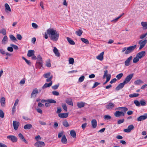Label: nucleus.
Listing matches in <instances>:
<instances>
[{"label":"nucleus","instance_id":"nucleus-19","mask_svg":"<svg viewBox=\"0 0 147 147\" xmlns=\"http://www.w3.org/2000/svg\"><path fill=\"white\" fill-rule=\"evenodd\" d=\"M68 114L67 113H60L58 114V116L59 117L61 118H66L68 116Z\"/></svg>","mask_w":147,"mask_h":147},{"label":"nucleus","instance_id":"nucleus-57","mask_svg":"<svg viewBox=\"0 0 147 147\" xmlns=\"http://www.w3.org/2000/svg\"><path fill=\"white\" fill-rule=\"evenodd\" d=\"M124 119H121L118 120L117 121V124H120L123 123L124 121Z\"/></svg>","mask_w":147,"mask_h":147},{"label":"nucleus","instance_id":"nucleus-40","mask_svg":"<svg viewBox=\"0 0 147 147\" xmlns=\"http://www.w3.org/2000/svg\"><path fill=\"white\" fill-rule=\"evenodd\" d=\"M74 62V59L73 58H69V63L70 64L73 65Z\"/></svg>","mask_w":147,"mask_h":147},{"label":"nucleus","instance_id":"nucleus-63","mask_svg":"<svg viewBox=\"0 0 147 147\" xmlns=\"http://www.w3.org/2000/svg\"><path fill=\"white\" fill-rule=\"evenodd\" d=\"M59 86V84H58V85H55L54 86H52V88L53 89L55 90L58 88Z\"/></svg>","mask_w":147,"mask_h":147},{"label":"nucleus","instance_id":"nucleus-29","mask_svg":"<svg viewBox=\"0 0 147 147\" xmlns=\"http://www.w3.org/2000/svg\"><path fill=\"white\" fill-rule=\"evenodd\" d=\"M52 84V82L51 81L49 84L45 83L42 87V88L43 89L46 88L47 87L51 86Z\"/></svg>","mask_w":147,"mask_h":147},{"label":"nucleus","instance_id":"nucleus-39","mask_svg":"<svg viewBox=\"0 0 147 147\" xmlns=\"http://www.w3.org/2000/svg\"><path fill=\"white\" fill-rule=\"evenodd\" d=\"M139 94L137 93H134L131 94L129 95V96L130 98H133L134 97H137L139 96Z\"/></svg>","mask_w":147,"mask_h":147},{"label":"nucleus","instance_id":"nucleus-38","mask_svg":"<svg viewBox=\"0 0 147 147\" xmlns=\"http://www.w3.org/2000/svg\"><path fill=\"white\" fill-rule=\"evenodd\" d=\"M63 125L65 127L69 126V125L68 122L66 120H65L62 122Z\"/></svg>","mask_w":147,"mask_h":147},{"label":"nucleus","instance_id":"nucleus-27","mask_svg":"<svg viewBox=\"0 0 147 147\" xmlns=\"http://www.w3.org/2000/svg\"><path fill=\"white\" fill-rule=\"evenodd\" d=\"M143 83V81L141 80L140 79L137 80L134 82V84L135 85H140Z\"/></svg>","mask_w":147,"mask_h":147},{"label":"nucleus","instance_id":"nucleus-49","mask_svg":"<svg viewBox=\"0 0 147 147\" xmlns=\"http://www.w3.org/2000/svg\"><path fill=\"white\" fill-rule=\"evenodd\" d=\"M47 102L50 103H55L56 102L55 100L52 99H49L47 100Z\"/></svg>","mask_w":147,"mask_h":147},{"label":"nucleus","instance_id":"nucleus-30","mask_svg":"<svg viewBox=\"0 0 147 147\" xmlns=\"http://www.w3.org/2000/svg\"><path fill=\"white\" fill-rule=\"evenodd\" d=\"M32 127V125L31 124H26L24 125V128L25 129H30Z\"/></svg>","mask_w":147,"mask_h":147},{"label":"nucleus","instance_id":"nucleus-11","mask_svg":"<svg viewBox=\"0 0 147 147\" xmlns=\"http://www.w3.org/2000/svg\"><path fill=\"white\" fill-rule=\"evenodd\" d=\"M108 71L107 70L104 71V73L103 77V78H105L106 77L107 79L110 80L111 77V75L110 74H108Z\"/></svg>","mask_w":147,"mask_h":147},{"label":"nucleus","instance_id":"nucleus-44","mask_svg":"<svg viewBox=\"0 0 147 147\" xmlns=\"http://www.w3.org/2000/svg\"><path fill=\"white\" fill-rule=\"evenodd\" d=\"M139 58L137 56H136V57L133 59V62L135 63H136L139 61Z\"/></svg>","mask_w":147,"mask_h":147},{"label":"nucleus","instance_id":"nucleus-12","mask_svg":"<svg viewBox=\"0 0 147 147\" xmlns=\"http://www.w3.org/2000/svg\"><path fill=\"white\" fill-rule=\"evenodd\" d=\"M133 57L131 56L128 58L125 62V64L126 66H128L130 64V62L132 60Z\"/></svg>","mask_w":147,"mask_h":147},{"label":"nucleus","instance_id":"nucleus-41","mask_svg":"<svg viewBox=\"0 0 147 147\" xmlns=\"http://www.w3.org/2000/svg\"><path fill=\"white\" fill-rule=\"evenodd\" d=\"M81 40L82 42L86 44H88L89 43V41L87 39L82 38H81Z\"/></svg>","mask_w":147,"mask_h":147},{"label":"nucleus","instance_id":"nucleus-4","mask_svg":"<svg viewBox=\"0 0 147 147\" xmlns=\"http://www.w3.org/2000/svg\"><path fill=\"white\" fill-rule=\"evenodd\" d=\"M52 36L50 37L51 40L54 41H56L59 39V33L56 31Z\"/></svg>","mask_w":147,"mask_h":147},{"label":"nucleus","instance_id":"nucleus-20","mask_svg":"<svg viewBox=\"0 0 147 147\" xmlns=\"http://www.w3.org/2000/svg\"><path fill=\"white\" fill-rule=\"evenodd\" d=\"M92 127L93 128H95L97 126V121L95 119H92L91 122Z\"/></svg>","mask_w":147,"mask_h":147},{"label":"nucleus","instance_id":"nucleus-18","mask_svg":"<svg viewBox=\"0 0 147 147\" xmlns=\"http://www.w3.org/2000/svg\"><path fill=\"white\" fill-rule=\"evenodd\" d=\"M104 52H102L98 55L96 57V59L100 61H102L104 59Z\"/></svg>","mask_w":147,"mask_h":147},{"label":"nucleus","instance_id":"nucleus-37","mask_svg":"<svg viewBox=\"0 0 147 147\" xmlns=\"http://www.w3.org/2000/svg\"><path fill=\"white\" fill-rule=\"evenodd\" d=\"M83 33V31L82 30H79L78 31L76 32V34L79 36H80Z\"/></svg>","mask_w":147,"mask_h":147},{"label":"nucleus","instance_id":"nucleus-62","mask_svg":"<svg viewBox=\"0 0 147 147\" xmlns=\"http://www.w3.org/2000/svg\"><path fill=\"white\" fill-rule=\"evenodd\" d=\"M100 84V83L98 82H95L93 86L92 87V88H94L96 87L97 86Z\"/></svg>","mask_w":147,"mask_h":147},{"label":"nucleus","instance_id":"nucleus-35","mask_svg":"<svg viewBox=\"0 0 147 147\" xmlns=\"http://www.w3.org/2000/svg\"><path fill=\"white\" fill-rule=\"evenodd\" d=\"M67 41L70 43V44L72 45H75V43L74 42L73 40H71V38L69 37H67Z\"/></svg>","mask_w":147,"mask_h":147},{"label":"nucleus","instance_id":"nucleus-60","mask_svg":"<svg viewBox=\"0 0 147 147\" xmlns=\"http://www.w3.org/2000/svg\"><path fill=\"white\" fill-rule=\"evenodd\" d=\"M17 38L19 40H21L22 38V37L20 34H17L16 35Z\"/></svg>","mask_w":147,"mask_h":147},{"label":"nucleus","instance_id":"nucleus-17","mask_svg":"<svg viewBox=\"0 0 147 147\" xmlns=\"http://www.w3.org/2000/svg\"><path fill=\"white\" fill-rule=\"evenodd\" d=\"M125 84L123 82V83H121L119 84L117 86L116 88L115 89L116 90H119L120 89H122L124 86Z\"/></svg>","mask_w":147,"mask_h":147},{"label":"nucleus","instance_id":"nucleus-52","mask_svg":"<svg viewBox=\"0 0 147 147\" xmlns=\"http://www.w3.org/2000/svg\"><path fill=\"white\" fill-rule=\"evenodd\" d=\"M123 76V74L121 73L118 74L116 76V78L118 80H120Z\"/></svg>","mask_w":147,"mask_h":147},{"label":"nucleus","instance_id":"nucleus-26","mask_svg":"<svg viewBox=\"0 0 147 147\" xmlns=\"http://www.w3.org/2000/svg\"><path fill=\"white\" fill-rule=\"evenodd\" d=\"M66 102L69 105L73 106V104L72 99L71 98H67L65 100Z\"/></svg>","mask_w":147,"mask_h":147},{"label":"nucleus","instance_id":"nucleus-43","mask_svg":"<svg viewBox=\"0 0 147 147\" xmlns=\"http://www.w3.org/2000/svg\"><path fill=\"white\" fill-rule=\"evenodd\" d=\"M64 131H61L58 134V137L59 138H61V137L64 135Z\"/></svg>","mask_w":147,"mask_h":147},{"label":"nucleus","instance_id":"nucleus-5","mask_svg":"<svg viewBox=\"0 0 147 147\" xmlns=\"http://www.w3.org/2000/svg\"><path fill=\"white\" fill-rule=\"evenodd\" d=\"M147 42V40L145 39L144 40H140L139 42V44L140 45L139 47V49L141 50L142 48H143Z\"/></svg>","mask_w":147,"mask_h":147},{"label":"nucleus","instance_id":"nucleus-1","mask_svg":"<svg viewBox=\"0 0 147 147\" xmlns=\"http://www.w3.org/2000/svg\"><path fill=\"white\" fill-rule=\"evenodd\" d=\"M119 110H122L123 112L117 111L114 113L115 116L117 117H119L121 116H124L125 113L128 110V109L126 107H119L116 108Z\"/></svg>","mask_w":147,"mask_h":147},{"label":"nucleus","instance_id":"nucleus-31","mask_svg":"<svg viewBox=\"0 0 147 147\" xmlns=\"http://www.w3.org/2000/svg\"><path fill=\"white\" fill-rule=\"evenodd\" d=\"M5 11L6 12H7V11H9V12L11 11V8L7 3H5Z\"/></svg>","mask_w":147,"mask_h":147},{"label":"nucleus","instance_id":"nucleus-42","mask_svg":"<svg viewBox=\"0 0 147 147\" xmlns=\"http://www.w3.org/2000/svg\"><path fill=\"white\" fill-rule=\"evenodd\" d=\"M10 39L12 41H14L16 40V37L12 35H10L9 36Z\"/></svg>","mask_w":147,"mask_h":147},{"label":"nucleus","instance_id":"nucleus-54","mask_svg":"<svg viewBox=\"0 0 147 147\" xmlns=\"http://www.w3.org/2000/svg\"><path fill=\"white\" fill-rule=\"evenodd\" d=\"M32 27L35 29H37L38 28V26L35 23H33L32 24Z\"/></svg>","mask_w":147,"mask_h":147},{"label":"nucleus","instance_id":"nucleus-9","mask_svg":"<svg viewBox=\"0 0 147 147\" xmlns=\"http://www.w3.org/2000/svg\"><path fill=\"white\" fill-rule=\"evenodd\" d=\"M147 118V113L143 115H141L137 119V121H141L146 119Z\"/></svg>","mask_w":147,"mask_h":147},{"label":"nucleus","instance_id":"nucleus-58","mask_svg":"<svg viewBox=\"0 0 147 147\" xmlns=\"http://www.w3.org/2000/svg\"><path fill=\"white\" fill-rule=\"evenodd\" d=\"M111 118V117L109 115H105L104 116V119L105 120L110 119Z\"/></svg>","mask_w":147,"mask_h":147},{"label":"nucleus","instance_id":"nucleus-32","mask_svg":"<svg viewBox=\"0 0 147 147\" xmlns=\"http://www.w3.org/2000/svg\"><path fill=\"white\" fill-rule=\"evenodd\" d=\"M36 67L39 69L42 66V61L37 62L36 63Z\"/></svg>","mask_w":147,"mask_h":147},{"label":"nucleus","instance_id":"nucleus-55","mask_svg":"<svg viewBox=\"0 0 147 147\" xmlns=\"http://www.w3.org/2000/svg\"><path fill=\"white\" fill-rule=\"evenodd\" d=\"M4 113L3 111L1 110H0V117L3 118L4 117Z\"/></svg>","mask_w":147,"mask_h":147},{"label":"nucleus","instance_id":"nucleus-50","mask_svg":"<svg viewBox=\"0 0 147 147\" xmlns=\"http://www.w3.org/2000/svg\"><path fill=\"white\" fill-rule=\"evenodd\" d=\"M62 107L65 111H67V108L65 104H62Z\"/></svg>","mask_w":147,"mask_h":147},{"label":"nucleus","instance_id":"nucleus-34","mask_svg":"<svg viewBox=\"0 0 147 147\" xmlns=\"http://www.w3.org/2000/svg\"><path fill=\"white\" fill-rule=\"evenodd\" d=\"M8 39V38L6 36H5L3 38L2 40V43L3 44H5Z\"/></svg>","mask_w":147,"mask_h":147},{"label":"nucleus","instance_id":"nucleus-6","mask_svg":"<svg viewBox=\"0 0 147 147\" xmlns=\"http://www.w3.org/2000/svg\"><path fill=\"white\" fill-rule=\"evenodd\" d=\"M134 74H131L127 76L123 81L124 83L125 84H127L128 83L132 78Z\"/></svg>","mask_w":147,"mask_h":147},{"label":"nucleus","instance_id":"nucleus-51","mask_svg":"<svg viewBox=\"0 0 147 147\" xmlns=\"http://www.w3.org/2000/svg\"><path fill=\"white\" fill-rule=\"evenodd\" d=\"M46 65L48 67H50L51 66V65L50 63V61L49 59L48 60L46 61Z\"/></svg>","mask_w":147,"mask_h":147},{"label":"nucleus","instance_id":"nucleus-28","mask_svg":"<svg viewBox=\"0 0 147 147\" xmlns=\"http://www.w3.org/2000/svg\"><path fill=\"white\" fill-rule=\"evenodd\" d=\"M0 102L1 105L3 107H4L5 104V99L4 97H3L1 98Z\"/></svg>","mask_w":147,"mask_h":147},{"label":"nucleus","instance_id":"nucleus-23","mask_svg":"<svg viewBox=\"0 0 147 147\" xmlns=\"http://www.w3.org/2000/svg\"><path fill=\"white\" fill-rule=\"evenodd\" d=\"M53 51L55 53V55L57 57H59L60 56L59 53V52L58 50L55 47L54 48Z\"/></svg>","mask_w":147,"mask_h":147},{"label":"nucleus","instance_id":"nucleus-3","mask_svg":"<svg viewBox=\"0 0 147 147\" xmlns=\"http://www.w3.org/2000/svg\"><path fill=\"white\" fill-rule=\"evenodd\" d=\"M136 47V45H135L127 47L126 51L125 52V53L126 54H127L131 53L134 50Z\"/></svg>","mask_w":147,"mask_h":147},{"label":"nucleus","instance_id":"nucleus-46","mask_svg":"<svg viewBox=\"0 0 147 147\" xmlns=\"http://www.w3.org/2000/svg\"><path fill=\"white\" fill-rule=\"evenodd\" d=\"M0 33L4 35H5L6 34V30L4 28H3L0 30Z\"/></svg>","mask_w":147,"mask_h":147},{"label":"nucleus","instance_id":"nucleus-64","mask_svg":"<svg viewBox=\"0 0 147 147\" xmlns=\"http://www.w3.org/2000/svg\"><path fill=\"white\" fill-rule=\"evenodd\" d=\"M57 110L56 113H60L62 111V109L60 107H57Z\"/></svg>","mask_w":147,"mask_h":147},{"label":"nucleus","instance_id":"nucleus-21","mask_svg":"<svg viewBox=\"0 0 147 147\" xmlns=\"http://www.w3.org/2000/svg\"><path fill=\"white\" fill-rule=\"evenodd\" d=\"M18 136L20 138V139L23 141L26 144L28 143V142L24 138L23 135L22 134H18Z\"/></svg>","mask_w":147,"mask_h":147},{"label":"nucleus","instance_id":"nucleus-24","mask_svg":"<svg viewBox=\"0 0 147 147\" xmlns=\"http://www.w3.org/2000/svg\"><path fill=\"white\" fill-rule=\"evenodd\" d=\"M61 142L63 144H66L67 143V140L65 135L62 136L61 139Z\"/></svg>","mask_w":147,"mask_h":147},{"label":"nucleus","instance_id":"nucleus-33","mask_svg":"<svg viewBox=\"0 0 147 147\" xmlns=\"http://www.w3.org/2000/svg\"><path fill=\"white\" fill-rule=\"evenodd\" d=\"M141 24L144 29H147V22H141Z\"/></svg>","mask_w":147,"mask_h":147},{"label":"nucleus","instance_id":"nucleus-61","mask_svg":"<svg viewBox=\"0 0 147 147\" xmlns=\"http://www.w3.org/2000/svg\"><path fill=\"white\" fill-rule=\"evenodd\" d=\"M53 78V76L52 75H51L50 77L48 78H47V79L46 80V81L47 82H51V81H51V79Z\"/></svg>","mask_w":147,"mask_h":147},{"label":"nucleus","instance_id":"nucleus-13","mask_svg":"<svg viewBox=\"0 0 147 147\" xmlns=\"http://www.w3.org/2000/svg\"><path fill=\"white\" fill-rule=\"evenodd\" d=\"M13 124L14 129L15 130H17L20 125L19 122L16 121H13Z\"/></svg>","mask_w":147,"mask_h":147},{"label":"nucleus","instance_id":"nucleus-53","mask_svg":"<svg viewBox=\"0 0 147 147\" xmlns=\"http://www.w3.org/2000/svg\"><path fill=\"white\" fill-rule=\"evenodd\" d=\"M84 76H82L81 77H80L78 80V81L80 82H81L83 81L84 79Z\"/></svg>","mask_w":147,"mask_h":147},{"label":"nucleus","instance_id":"nucleus-14","mask_svg":"<svg viewBox=\"0 0 147 147\" xmlns=\"http://www.w3.org/2000/svg\"><path fill=\"white\" fill-rule=\"evenodd\" d=\"M38 93V89L37 88H35L33 89L32 93L31 98H35L36 96V94Z\"/></svg>","mask_w":147,"mask_h":147},{"label":"nucleus","instance_id":"nucleus-2","mask_svg":"<svg viewBox=\"0 0 147 147\" xmlns=\"http://www.w3.org/2000/svg\"><path fill=\"white\" fill-rule=\"evenodd\" d=\"M56 31V30L53 28H49L47 30V32H45L44 37L45 38L47 39L48 38L47 34L49 35V37H50L51 36L54 34H53Z\"/></svg>","mask_w":147,"mask_h":147},{"label":"nucleus","instance_id":"nucleus-22","mask_svg":"<svg viewBox=\"0 0 147 147\" xmlns=\"http://www.w3.org/2000/svg\"><path fill=\"white\" fill-rule=\"evenodd\" d=\"M85 102H78L77 103V105L79 108L83 107L85 105Z\"/></svg>","mask_w":147,"mask_h":147},{"label":"nucleus","instance_id":"nucleus-16","mask_svg":"<svg viewBox=\"0 0 147 147\" xmlns=\"http://www.w3.org/2000/svg\"><path fill=\"white\" fill-rule=\"evenodd\" d=\"M146 54V52L145 51H142L138 53L136 56L139 58L141 59L143 57L145 56Z\"/></svg>","mask_w":147,"mask_h":147},{"label":"nucleus","instance_id":"nucleus-48","mask_svg":"<svg viewBox=\"0 0 147 147\" xmlns=\"http://www.w3.org/2000/svg\"><path fill=\"white\" fill-rule=\"evenodd\" d=\"M51 73L50 72H48L46 74H44L43 75V76L46 78H49L51 75H50Z\"/></svg>","mask_w":147,"mask_h":147},{"label":"nucleus","instance_id":"nucleus-45","mask_svg":"<svg viewBox=\"0 0 147 147\" xmlns=\"http://www.w3.org/2000/svg\"><path fill=\"white\" fill-rule=\"evenodd\" d=\"M140 105H141L142 106H144L146 105V102L145 100H141L140 101Z\"/></svg>","mask_w":147,"mask_h":147},{"label":"nucleus","instance_id":"nucleus-10","mask_svg":"<svg viewBox=\"0 0 147 147\" xmlns=\"http://www.w3.org/2000/svg\"><path fill=\"white\" fill-rule=\"evenodd\" d=\"M134 128V125H131L128 126L127 129H124L123 130V131L125 132L129 133L130 132L131 130H132Z\"/></svg>","mask_w":147,"mask_h":147},{"label":"nucleus","instance_id":"nucleus-56","mask_svg":"<svg viewBox=\"0 0 147 147\" xmlns=\"http://www.w3.org/2000/svg\"><path fill=\"white\" fill-rule=\"evenodd\" d=\"M52 94L54 95L58 96L59 95V92L56 91H54L52 92Z\"/></svg>","mask_w":147,"mask_h":147},{"label":"nucleus","instance_id":"nucleus-59","mask_svg":"<svg viewBox=\"0 0 147 147\" xmlns=\"http://www.w3.org/2000/svg\"><path fill=\"white\" fill-rule=\"evenodd\" d=\"M10 45L16 50H18V47L17 46L13 44H11Z\"/></svg>","mask_w":147,"mask_h":147},{"label":"nucleus","instance_id":"nucleus-47","mask_svg":"<svg viewBox=\"0 0 147 147\" xmlns=\"http://www.w3.org/2000/svg\"><path fill=\"white\" fill-rule=\"evenodd\" d=\"M134 103L135 104L136 106L137 107H139L140 106V103L138 100H134Z\"/></svg>","mask_w":147,"mask_h":147},{"label":"nucleus","instance_id":"nucleus-8","mask_svg":"<svg viewBox=\"0 0 147 147\" xmlns=\"http://www.w3.org/2000/svg\"><path fill=\"white\" fill-rule=\"evenodd\" d=\"M7 138L10 140L11 141L13 142H15L17 141V138L13 136L9 135L7 137Z\"/></svg>","mask_w":147,"mask_h":147},{"label":"nucleus","instance_id":"nucleus-7","mask_svg":"<svg viewBox=\"0 0 147 147\" xmlns=\"http://www.w3.org/2000/svg\"><path fill=\"white\" fill-rule=\"evenodd\" d=\"M34 145L36 147H42L45 146V144L43 142L38 141L36 142Z\"/></svg>","mask_w":147,"mask_h":147},{"label":"nucleus","instance_id":"nucleus-25","mask_svg":"<svg viewBox=\"0 0 147 147\" xmlns=\"http://www.w3.org/2000/svg\"><path fill=\"white\" fill-rule=\"evenodd\" d=\"M34 51L32 50H29L28 52L27 55L29 57H30L34 55Z\"/></svg>","mask_w":147,"mask_h":147},{"label":"nucleus","instance_id":"nucleus-36","mask_svg":"<svg viewBox=\"0 0 147 147\" xmlns=\"http://www.w3.org/2000/svg\"><path fill=\"white\" fill-rule=\"evenodd\" d=\"M70 134L71 136L74 138H76V134L74 130H71L70 131Z\"/></svg>","mask_w":147,"mask_h":147},{"label":"nucleus","instance_id":"nucleus-15","mask_svg":"<svg viewBox=\"0 0 147 147\" xmlns=\"http://www.w3.org/2000/svg\"><path fill=\"white\" fill-rule=\"evenodd\" d=\"M115 105L114 103L112 102H110L107 105L106 107V108L108 109L111 110L114 107Z\"/></svg>","mask_w":147,"mask_h":147}]
</instances>
